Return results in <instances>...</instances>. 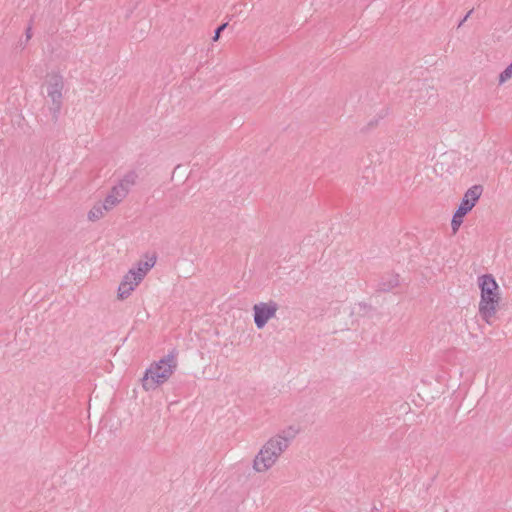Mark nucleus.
<instances>
[{"mask_svg": "<svg viewBox=\"0 0 512 512\" xmlns=\"http://www.w3.org/2000/svg\"><path fill=\"white\" fill-rule=\"evenodd\" d=\"M510 78H512V61L509 66L505 68L504 71H502L499 75V84H503L506 81H508Z\"/></svg>", "mask_w": 512, "mask_h": 512, "instance_id": "nucleus-11", "label": "nucleus"}, {"mask_svg": "<svg viewBox=\"0 0 512 512\" xmlns=\"http://www.w3.org/2000/svg\"><path fill=\"white\" fill-rule=\"evenodd\" d=\"M253 468H256V457L252 461Z\"/></svg>", "mask_w": 512, "mask_h": 512, "instance_id": "nucleus-17", "label": "nucleus"}, {"mask_svg": "<svg viewBox=\"0 0 512 512\" xmlns=\"http://www.w3.org/2000/svg\"><path fill=\"white\" fill-rule=\"evenodd\" d=\"M225 27H226V24H223V25L219 26V27L216 29V31H215V32L220 33V32H222V30H223Z\"/></svg>", "mask_w": 512, "mask_h": 512, "instance_id": "nucleus-15", "label": "nucleus"}, {"mask_svg": "<svg viewBox=\"0 0 512 512\" xmlns=\"http://www.w3.org/2000/svg\"><path fill=\"white\" fill-rule=\"evenodd\" d=\"M299 432L300 429L297 425H290L270 437L258 451V472L270 469L282 453L287 450Z\"/></svg>", "mask_w": 512, "mask_h": 512, "instance_id": "nucleus-1", "label": "nucleus"}, {"mask_svg": "<svg viewBox=\"0 0 512 512\" xmlns=\"http://www.w3.org/2000/svg\"><path fill=\"white\" fill-rule=\"evenodd\" d=\"M155 263L156 257L151 256L146 261L138 262L137 266L135 268H131V270L138 276V280H143L150 269L154 267Z\"/></svg>", "mask_w": 512, "mask_h": 512, "instance_id": "nucleus-9", "label": "nucleus"}, {"mask_svg": "<svg viewBox=\"0 0 512 512\" xmlns=\"http://www.w3.org/2000/svg\"><path fill=\"white\" fill-rule=\"evenodd\" d=\"M478 284L481 290L479 314L487 324H491L500 302L499 286L492 275L479 277Z\"/></svg>", "mask_w": 512, "mask_h": 512, "instance_id": "nucleus-3", "label": "nucleus"}, {"mask_svg": "<svg viewBox=\"0 0 512 512\" xmlns=\"http://www.w3.org/2000/svg\"><path fill=\"white\" fill-rule=\"evenodd\" d=\"M105 211H107L105 201L102 204H96L88 212V219L90 221L99 220L100 218H102L104 216Z\"/></svg>", "mask_w": 512, "mask_h": 512, "instance_id": "nucleus-10", "label": "nucleus"}, {"mask_svg": "<svg viewBox=\"0 0 512 512\" xmlns=\"http://www.w3.org/2000/svg\"><path fill=\"white\" fill-rule=\"evenodd\" d=\"M279 305L274 301L258 303V329L263 328L266 323L275 317Z\"/></svg>", "mask_w": 512, "mask_h": 512, "instance_id": "nucleus-7", "label": "nucleus"}, {"mask_svg": "<svg viewBox=\"0 0 512 512\" xmlns=\"http://www.w3.org/2000/svg\"><path fill=\"white\" fill-rule=\"evenodd\" d=\"M482 191L483 188L480 185H474L471 188H469L464 194L460 206L457 209V211H459V214L466 215L469 211H471L472 208L476 205L477 201L479 200Z\"/></svg>", "mask_w": 512, "mask_h": 512, "instance_id": "nucleus-6", "label": "nucleus"}, {"mask_svg": "<svg viewBox=\"0 0 512 512\" xmlns=\"http://www.w3.org/2000/svg\"><path fill=\"white\" fill-rule=\"evenodd\" d=\"M137 174L134 171L128 172L124 177L115 185L111 192L104 199L106 203V210H111L118 205L129 193L130 189L135 185Z\"/></svg>", "mask_w": 512, "mask_h": 512, "instance_id": "nucleus-5", "label": "nucleus"}, {"mask_svg": "<svg viewBox=\"0 0 512 512\" xmlns=\"http://www.w3.org/2000/svg\"><path fill=\"white\" fill-rule=\"evenodd\" d=\"M464 216L465 215L459 214V211L455 212L451 221V226L454 232H456L459 229L460 225L462 224Z\"/></svg>", "mask_w": 512, "mask_h": 512, "instance_id": "nucleus-12", "label": "nucleus"}, {"mask_svg": "<svg viewBox=\"0 0 512 512\" xmlns=\"http://www.w3.org/2000/svg\"><path fill=\"white\" fill-rule=\"evenodd\" d=\"M253 310V319L256 322L257 316H256V304L252 307Z\"/></svg>", "mask_w": 512, "mask_h": 512, "instance_id": "nucleus-14", "label": "nucleus"}, {"mask_svg": "<svg viewBox=\"0 0 512 512\" xmlns=\"http://www.w3.org/2000/svg\"><path fill=\"white\" fill-rule=\"evenodd\" d=\"M220 35H221V34H214L213 41H214V42L218 41V39H219Z\"/></svg>", "mask_w": 512, "mask_h": 512, "instance_id": "nucleus-16", "label": "nucleus"}, {"mask_svg": "<svg viewBox=\"0 0 512 512\" xmlns=\"http://www.w3.org/2000/svg\"><path fill=\"white\" fill-rule=\"evenodd\" d=\"M32 34H25L24 37L20 39V47L23 48L31 39Z\"/></svg>", "mask_w": 512, "mask_h": 512, "instance_id": "nucleus-13", "label": "nucleus"}, {"mask_svg": "<svg viewBox=\"0 0 512 512\" xmlns=\"http://www.w3.org/2000/svg\"><path fill=\"white\" fill-rule=\"evenodd\" d=\"M176 355L175 350H173L159 361L153 362L146 369L141 379L142 387L145 391L155 390L168 381L177 368Z\"/></svg>", "mask_w": 512, "mask_h": 512, "instance_id": "nucleus-2", "label": "nucleus"}, {"mask_svg": "<svg viewBox=\"0 0 512 512\" xmlns=\"http://www.w3.org/2000/svg\"><path fill=\"white\" fill-rule=\"evenodd\" d=\"M141 281L142 280H138V276L130 269L127 274L124 275L118 287V297L121 299L127 298Z\"/></svg>", "mask_w": 512, "mask_h": 512, "instance_id": "nucleus-8", "label": "nucleus"}, {"mask_svg": "<svg viewBox=\"0 0 512 512\" xmlns=\"http://www.w3.org/2000/svg\"><path fill=\"white\" fill-rule=\"evenodd\" d=\"M397 283H398L397 280H395L394 283L391 285V287L397 285Z\"/></svg>", "mask_w": 512, "mask_h": 512, "instance_id": "nucleus-18", "label": "nucleus"}, {"mask_svg": "<svg viewBox=\"0 0 512 512\" xmlns=\"http://www.w3.org/2000/svg\"><path fill=\"white\" fill-rule=\"evenodd\" d=\"M64 78L61 74L55 73L50 76L47 83V97L51 102L49 111L53 119L56 121L59 117L63 103Z\"/></svg>", "mask_w": 512, "mask_h": 512, "instance_id": "nucleus-4", "label": "nucleus"}]
</instances>
